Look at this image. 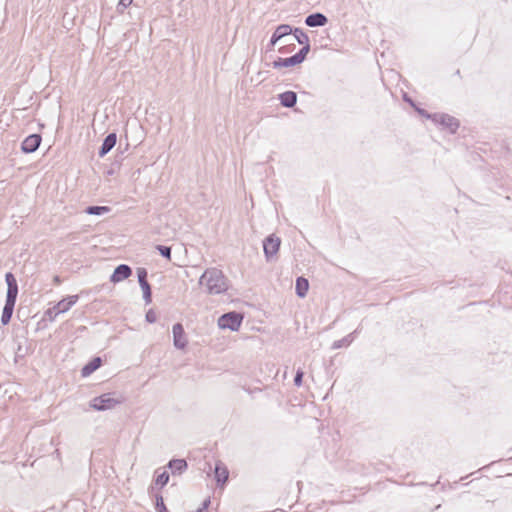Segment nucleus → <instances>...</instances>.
Segmentation results:
<instances>
[{
    "mask_svg": "<svg viewBox=\"0 0 512 512\" xmlns=\"http://www.w3.org/2000/svg\"><path fill=\"white\" fill-rule=\"evenodd\" d=\"M431 120L448 129L451 134L456 133L457 129L460 126L459 120L449 114L446 113H434L431 116Z\"/></svg>",
    "mask_w": 512,
    "mask_h": 512,
    "instance_id": "nucleus-6",
    "label": "nucleus"
},
{
    "mask_svg": "<svg viewBox=\"0 0 512 512\" xmlns=\"http://www.w3.org/2000/svg\"><path fill=\"white\" fill-rule=\"evenodd\" d=\"M53 282H54L56 285L61 284V278H60V276H58V275L54 276V278H53Z\"/></svg>",
    "mask_w": 512,
    "mask_h": 512,
    "instance_id": "nucleus-37",
    "label": "nucleus"
},
{
    "mask_svg": "<svg viewBox=\"0 0 512 512\" xmlns=\"http://www.w3.org/2000/svg\"><path fill=\"white\" fill-rule=\"evenodd\" d=\"M167 467L173 475H181L187 470L188 464L185 459H172L168 462Z\"/></svg>",
    "mask_w": 512,
    "mask_h": 512,
    "instance_id": "nucleus-14",
    "label": "nucleus"
},
{
    "mask_svg": "<svg viewBox=\"0 0 512 512\" xmlns=\"http://www.w3.org/2000/svg\"><path fill=\"white\" fill-rule=\"evenodd\" d=\"M281 240L275 234L267 236L263 241V250L267 261H271L280 249Z\"/></svg>",
    "mask_w": 512,
    "mask_h": 512,
    "instance_id": "nucleus-7",
    "label": "nucleus"
},
{
    "mask_svg": "<svg viewBox=\"0 0 512 512\" xmlns=\"http://www.w3.org/2000/svg\"><path fill=\"white\" fill-rule=\"evenodd\" d=\"M122 402L121 399L113 397L112 393H104L100 396L94 397L90 401V407L96 411H106L113 409L116 405Z\"/></svg>",
    "mask_w": 512,
    "mask_h": 512,
    "instance_id": "nucleus-5",
    "label": "nucleus"
},
{
    "mask_svg": "<svg viewBox=\"0 0 512 512\" xmlns=\"http://www.w3.org/2000/svg\"><path fill=\"white\" fill-rule=\"evenodd\" d=\"M111 211V208L108 206H97V205H91L85 208V213L88 215H103L106 213H109Z\"/></svg>",
    "mask_w": 512,
    "mask_h": 512,
    "instance_id": "nucleus-21",
    "label": "nucleus"
},
{
    "mask_svg": "<svg viewBox=\"0 0 512 512\" xmlns=\"http://www.w3.org/2000/svg\"><path fill=\"white\" fill-rule=\"evenodd\" d=\"M356 333H357V330L348 334L347 336L343 337L340 340L334 341L332 344V348L340 349L342 347H348L353 342Z\"/></svg>",
    "mask_w": 512,
    "mask_h": 512,
    "instance_id": "nucleus-20",
    "label": "nucleus"
},
{
    "mask_svg": "<svg viewBox=\"0 0 512 512\" xmlns=\"http://www.w3.org/2000/svg\"><path fill=\"white\" fill-rule=\"evenodd\" d=\"M117 143V134L115 132L109 133L103 140L102 145L99 148V157H104L108 154Z\"/></svg>",
    "mask_w": 512,
    "mask_h": 512,
    "instance_id": "nucleus-11",
    "label": "nucleus"
},
{
    "mask_svg": "<svg viewBox=\"0 0 512 512\" xmlns=\"http://www.w3.org/2000/svg\"><path fill=\"white\" fill-rule=\"evenodd\" d=\"M308 290H309V281L303 276L298 277L296 279V285H295L296 295L300 298H304L307 295Z\"/></svg>",
    "mask_w": 512,
    "mask_h": 512,
    "instance_id": "nucleus-19",
    "label": "nucleus"
},
{
    "mask_svg": "<svg viewBox=\"0 0 512 512\" xmlns=\"http://www.w3.org/2000/svg\"><path fill=\"white\" fill-rule=\"evenodd\" d=\"M156 250L162 257L166 258L167 260H171V247L165 245H157Z\"/></svg>",
    "mask_w": 512,
    "mask_h": 512,
    "instance_id": "nucleus-28",
    "label": "nucleus"
},
{
    "mask_svg": "<svg viewBox=\"0 0 512 512\" xmlns=\"http://www.w3.org/2000/svg\"><path fill=\"white\" fill-rule=\"evenodd\" d=\"M133 0H119L117 5L118 13H123L132 4Z\"/></svg>",
    "mask_w": 512,
    "mask_h": 512,
    "instance_id": "nucleus-30",
    "label": "nucleus"
},
{
    "mask_svg": "<svg viewBox=\"0 0 512 512\" xmlns=\"http://www.w3.org/2000/svg\"><path fill=\"white\" fill-rule=\"evenodd\" d=\"M78 299V295H71L63 298L62 300L57 302L53 307L48 308L44 312V318H47L49 321L53 322L59 314L65 313L68 310H70V308L77 303Z\"/></svg>",
    "mask_w": 512,
    "mask_h": 512,
    "instance_id": "nucleus-3",
    "label": "nucleus"
},
{
    "mask_svg": "<svg viewBox=\"0 0 512 512\" xmlns=\"http://www.w3.org/2000/svg\"><path fill=\"white\" fill-rule=\"evenodd\" d=\"M229 472L221 463H217L214 469V477L218 485H223L227 482Z\"/></svg>",
    "mask_w": 512,
    "mask_h": 512,
    "instance_id": "nucleus-17",
    "label": "nucleus"
},
{
    "mask_svg": "<svg viewBox=\"0 0 512 512\" xmlns=\"http://www.w3.org/2000/svg\"><path fill=\"white\" fill-rule=\"evenodd\" d=\"M310 49V43L303 44L302 48L296 54H294L300 63H302L306 59Z\"/></svg>",
    "mask_w": 512,
    "mask_h": 512,
    "instance_id": "nucleus-23",
    "label": "nucleus"
},
{
    "mask_svg": "<svg viewBox=\"0 0 512 512\" xmlns=\"http://www.w3.org/2000/svg\"><path fill=\"white\" fill-rule=\"evenodd\" d=\"M278 41H273V36H271L269 43L267 44V51H272L277 44Z\"/></svg>",
    "mask_w": 512,
    "mask_h": 512,
    "instance_id": "nucleus-35",
    "label": "nucleus"
},
{
    "mask_svg": "<svg viewBox=\"0 0 512 512\" xmlns=\"http://www.w3.org/2000/svg\"><path fill=\"white\" fill-rule=\"evenodd\" d=\"M298 64H301L298 59L296 58L295 55H292L290 57H287V58H281V57H278L273 63V68L275 69H280V68H288V67H292V66H295V65H298Z\"/></svg>",
    "mask_w": 512,
    "mask_h": 512,
    "instance_id": "nucleus-15",
    "label": "nucleus"
},
{
    "mask_svg": "<svg viewBox=\"0 0 512 512\" xmlns=\"http://www.w3.org/2000/svg\"><path fill=\"white\" fill-rule=\"evenodd\" d=\"M243 322V315L237 311L224 313L218 318V326L221 329L238 331Z\"/></svg>",
    "mask_w": 512,
    "mask_h": 512,
    "instance_id": "nucleus-4",
    "label": "nucleus"
},
{
    "mask_svg": "<svg viewBox=\"0 0 512 512\" xmlns=\"http://www.w3.org/2000/svg\"><path fill=\"white\" fill-rule=\"evenodd\" d=\"M292 34L300 45L310 43L308 35L301 28H293Z\"/></svg>",
    "mask_w": 512,
    "mask_h": 512,
    "instance_id": "nucleus-22",
    "label": "nucleus"
},
{
    "mask_svg": "<svg viewBox=\"0 0 512 512\" xmlns=\"http://www.w3.org/2000/svg\"><path fill=\"white\" fill-rule=\"evenodd\" d=\"M131 274L132 269L129 265L120 264L114 269L112 275L110 276V281L113 283H118L129 278Z\"/></svg>",
    "mask_w": 512,
    "mask_h": 512,
    "instance_id": "nucleus-10",
    "label": "nucleus"
},
{
    "mask_svg": "<svg viewBox=\"0 0 512 512\" xmlns=\"http://www.w3.org/2000/svg\"><path fill=\"white\" fill-rule=\"evenodd\" d=\"M199 284L206 287L208 294H222L228 288V279L222 270L212 267L207 268L199 279Z\"/></svg>",
    "mask_w": 512,
    "mask_h": 512,
    "instance_id": "nucleus-1",
    "label": "nucleus"
},
{
    "mask_svg": "<svg viewBox=\"0 0 512 512\" xmlns=\"http://www.w3.org/2000/svg\"><path fill=\"white\" fill-rule=\"evenodd\" d=\"M128 147H129V143H126L125 147L122 149V142H120V144H119V146H118V148H117L118 153H117V155H116V157H115V161H116L117 163H120V162H122V161H123V159H124V153H125V151H127V150H128Z\"/></svg>",
    "mask_w": 512,
    "mask_h": 512,
    "instance_id": "nucleus-29",
    "label": "nucleus"
},
{
    "mask_svg": "<svg viewBox=\"0 0 512 512\" xmlns=\"http://www.w3.org/2000/svg\"><path fill=\"white\" fill-rule=\"evenodd\" d=\"M137 277H138V282H139L140 286L149 283L147 280L148 271L146 268H144V267L137 268Z\"/></svg>",
    "mask_w": 512,
    "mask_h": 512,
    "instance_id": "nucleus-27",
    "label": "nucleus"
},
{
    "mask_svg": "<svg viewBox=\"0 0 512 512\" xmlns=\"http://www.w3.org/2000/svg\"><path fill=\"white\" fill-rule=\"evenodd\" d=\"M169 478L170 476L168 472L163 471L155 478V485L160 486V488H163L169 482Z\"/></svg>",
    "mask_w": 512,
    "mask_h": 512,
    "instance_id": "nucleus-24",
    "label": "nucleus"
},
{
    "mask_svg": "<svg viewBox=\"0 0 512 512\" xmlns=\"http://www.w3.org/2000/svg\"><path fill=\"white\" fill-rule=\"evenodd\" d=\"M5 282L7 284V293L5 305L1 315L2 325H7L11 321L18 296V283L15 275L12 272H7L5 274Z\"/></svg>",
    "mask_w": 512,
    "mask_h": 512,
    "instance_id": "nucleus-2",
    "label": "nucleus"
},
{
    "mask_svg": "<svg viewBox=\"0 0 512 512\" xmlns=\"http://www.w3.org/2000/svg\"><path fill=\"white\" fill-rule=\"evenodd\" d=\"M42 142V136L38 133L28 135L21 143V151L25 154L34 153Z\"/></svg>",
    "mask_w": 512,
    "mask_h": 512,
    "instance_id": "nucleus-8",
    "label": "nucleus"
},
{
    "mask_svg": "<svg viewBox=\"0 0 512 512\" xmlns=\"http://www.w3.org/2000/svg\"><path fill=\"white\" fill-rule=\"evenodd\" d=\"M210 503H211V502H210V499H209V498H208V499H205V500L203 501L202 505H201L199 508L203 509L204 511H207V509H208V507H209Z\"/></svg>",
    "mask_w": 512,
    "mask_h": 512,
    "instance_id": "nucleus-36",
    "label": "nucleus"
},
{
    "mask_svg": "<svg viewBox=\"0 0 512 512\" xmlns=\"http://www.w3.org/2000/svg\"><path fill=\"white\" fill-rule=\"evenodd\" d=\"M304 22L308 27H322L328 23V18L323 13L315 12L309 14Z\"/></svg>",
    "mask_w": 512,
    "mask_h": 512,
    "instance_id": "nucleus-12",
    "label": "nucleus"
},
{
    "mask_svg": "<svg viewBox=\"0 0 512 512\" xmlns=\"http://www.w3.org/2000/svg\"><path fill=\"white\" fill-rule=\"evenodd\" d=\"M416 110L421 116L427 119H431V116H433V114L428 113L425 109L417 108Z\"/></svg>",
    "mask_w": 512,
    "mask_h": 512,
    "instance_id": "nucleus-34",
    "label": "nucleus"
},
{
    "mask_svg": "<svg viewBox=\"0 0 512 512\" xmlns=\"http://www.w3.org/2000/svg\"><path fill=\"white\" fill-rule=\"evenodd\" d=\"M280 104L285 108H293L297 103V94L294 91H285L278 95Z\"/></svg>",
    "mask_w": 512,
    "mask_h": 512,
    "instance_id": "nucleus-13",
    "label": "nucleus"
},
{
    "mask_svg": "<svg viewBox=\"0 0 512 512\" xmlns=\"http://www.w3.org/2000/svg\"><path fill=\"white\" fill-rule=\"evenodd\" d=\"M102 365L101 357L92 358L87 364L83 366L81 369V375L83 377H87L95 372Z\"/></svg>",
    "mask_w": 512,
    "mask_h": 512,
    "instance_id": "nucleus-16",
    "label": "nucleus"
},
{
    "mask_svg": "<svg viewBox=\"0 0 512 512\" xmlns=\"http://www.w3.org/2000/svg\"><path fill=\"white\" fill-rule=\"evenodd\" d=\"M173 344L177 349H184L187 346L185 331L181 323H176L172 328Z\"/></svg>",
    "mask_w": 512,
    "mask_h": 512,
    "instance_id": "nucleus-9",
    "label": "nucleus"
},
{
    "mask_svg": "<svg viewBox=\"0 0 512 512\" xmlns=\"http://www.w3.org/2000/svg\"><path fill=\"white\" fill-rule=\"evenodd\" d=\"M195 512H206V511H204V510H203V509H201V508H198Z\"/></svg>",
    "mask_w": 512,
    "mask_h": 512,
    "instance_id": "nucleus-38",
    "label": "nucleus"
},
{
    "mask_svg": "<svg viewBox=\"0 0 512 512\" xmlns=\"http://www.w3.org/2000/svg\"><path fill=\"white\" fill-rule=\"evenodd\" d=\"M143 291V299L145 304H150L152 302V290L150 284H144L140 286Z\"/></svg>",
    "mask_w": 512,
    "mask_h": 512,
    "instance_id": "nucleus-26",
    "label": "nucleus"
},
{
    "mask_svg": "<svg viewBox=\"0 0 512 512\" xmlns=\"http://www.w3.org/2000/svg\"><path fill=\"white\" fill-rule=\"evenodd\" d=\"M304 377V372L301 369H298L294 376V385L299 387L302 385Z\"/></svg>",
    "mask_w": 512,
    "mask_h": 512,
    "instance_id": "nucleus-31",
    "label": "nucleus"
},
{
    "mask_svg": "<svg viewBox=\"0 0 512 512\" xmlns=\"http://www.w3.org/2000/svg\"><path fill=\"white\" fill-rule=\"evenodd\" d=\"M293 27L289 24H280L273 32V41H280L282 38L292 34Z\"/></svg>",
    "mask_w": 512,
    "mask_h": 512,
    "instance_id": "nucleus-18",
    "label": "nucleus"
},
{
    "mask_svg": "<svg viewBox=\"0 0 512 512\" xmlns=\"http://www.w3.org/2000/svg\"><path fill=\"white\" fill-rule=\"evenodd\" d=\"M145 319L148 323H155L157 320V315L153 309H149L145 315Z\"/></svg>",
    "mask_w": 512,
    "mask_h": 512,
    "instance_id": "nucleus-32",
    "label": "nucleus"
},
{
    "mask_svg": "<svg viewBox=\"0 0 512 512\" xmlns=\"http://www.w3.org/2000/svg\"><path fill=\"white\" fill-rule=\"evenodd\" d=\"M155 510L157 512H169V510L167 509V507L164 503V499H163L162 495H160V494L155 495Z\"/></svg>",
    "mask_w": 512,
    "mask_h": 512,
    "instance_id": "nucleus-25",
    "label": "nucleus"
},
{
    "mask_svg": "<svg viewBox=\"0 0 512 512\" xmlns=\"http://www.w3.org/2000/svg\"><path fill=\"white\" fill-rule=\"evenodd\" d=\"M295 48V44H291L289 46H283L279 49V52L284 54V53H288V52H291L292 50H294Z\"/></svg>",
    "mask_w": 512,
    "mask_h": 512,
    "instance_id": "nucleus-33",
    "label": "nucleus"
}]
</instances>
